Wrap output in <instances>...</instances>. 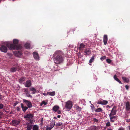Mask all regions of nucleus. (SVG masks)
<instances>
[{
  "label": "nucleus",
  "mask_w": 130,
  "mask_h": 130,
  "mask_svg": "<svg viewBox=\"0 0 130 130\" xmlns=\"http://www.w3.org/2000/svg\"><path fill=\"white\" fill-rule=\"evenodd\" d=\"M32 122H27L26 125V126L25 128H27L26 130H31L33 126L32 124Z\"/></svg>",
  "instance_id": "39448f33"
},
{
  "label": "nucleus",
  "mask_w": 130,
  "mask_h": 130,
  "mask_svg": "<svg viewBox=\"0 0 130 130\" xmlns=\"http://www.w3.org/2000/svg\"><path fill=\"white\" fill-rule=\"evenodd\" d=\"M31 81L28 80L24 84V85L26 87H29L31 86Z\"/></svg>",
  "instance_id": "ddd939ff"
},
{
  "label": "nucleus",
  "mask_w": 130,
  "mask_h": 130,
  "mask_svg": "<svg viewBox=\"0 0 130 130\" xmlns=\"http://www.w3.org/2000/svg\"><path fill=\"white\" fill-rule=\"evenodd\" d=\"M17 67H12L10 69V71L12 72H14L17 70Z\"/></svg>",
  "instance_id": "4be33fe9"
},
{
  "label": "nucleus",
  "mask_w": 130,
  "mask_h": 130,
  "mask_svg": "<svg viewBox=\"0 0 130 130\" xmlns=\"http://www.w3.org/2000/svg\"><path fill=\"white\" fill-rule=\"evenodd\" d=\"M16 105V104H14V106H15Z\"/></svg>",
  "instance_id": "5fc2aeb1"
},
{
  "label": "nucleus",
  "mask_w": 130,
  "mask_h": 130,
  "mask_svg": "<svg viewBox=\"0 0 130 130\" xmlns=\"http://www.w3.org/2000/svg\"><path fill=\"white\" fill-rule=\"evenodd\" d=\"M26 79V78L25 77H22L19 79V82L21 84H24V82L25 81Z\"/></svg>",
  "instance_id": "f3484780"
},
{
  "label": "nucleus",
  "mask_w": 130,
  "mask_h": 130,
  "mask_svg": "<svg viewBox=\"0 0 130 130\" xmlns=\"http://www.w3.org/2000/svg\"><path fill=\"white\" fill-rule=\"evenodd\" d=\"M38 126L37 125H35L34 126L32 127L33 130H38Z\"/></svg>",
  "instance_id": "2f4dec72"
},
{
  "label": "nucleus",
  "mask_w": 130,
  "mask_h": 130,
  "mask_svg": "<svg viewBox=\"0 0 130 130\" xmlns=\"http://www.w3.org/2000/svg\"><path fill=\"white\" fill-rule=\"evenodd\" d=\"M23 102L25 103L26 104L27 107L29 108H31L32 107V105L31 102L28 100L23 99Z\"/></svg>",
  "instance_id": "423d86ee"
},
{
  "label": "nucleus",
  "mask_w": 130,
  "mask_h": 130,
  "mask_svg": "<svg viewBox=\"0 0 130 130\" xmlns=\"http://www.w3.org/2000/svg\"><path fill=\"white\" fill-rule=\"evenodd\" d=\"M118 130H124V129L122 127H121L119 128Z\"/></svg>",
  "instance_id": "49530a36"
},
{
  "label": "nucleus",
  "mask_w": 130,
  "mask_h": 130,
  "mask_svg": "<svg viewBox=\"0 0 130 130\" xmlns=\"http://www.w3.org/2000/svg\"><path fill=\"white\" fill-rule=\"evenodd\" d=\"M30 90L32 91V93L33 94L35 93L37 91L36 89L33 87L30 88Z\"/></svg>",
  "instance_id": "b1692460"
},
{
  "label": "nucleus",
  "mask_w": 130,
  "mask_h": 130,
  "mask_svg": "<svg viewBox=\"0 0 130 130\" xmlns=\"http://www.w3.org/2000/svg\"><path fill=\"white\" fill-rule=\"evenodd\" d=\"M108 40V37L106 35H105L103 37V42L104 44L106 45L107 42Z\"/></svg>",
  "instance_id": "2eb2a0df"
},
{
  "label": "nucleus",
  "mask_w": 130,
  "mask_h": 130,
  "mask_svg": "<svg viewBox=\"0 0 130 130\" xmlns=\"http://www.w3.org/2000/svg\"><path fill=\"white\" fill-rule=\"evenodd\" d=\"M47 104V103L46 102H45L44 101H43L40 104V106H42L43 104H44V105H45Z\"/></svg>",
  "instance_id": "72a5a7b5"
},
{
  "label": "nucleus",
  "mask_w": 130,
  "mask_h": 130,
  "mask_svg": "<svg viewBox=\"0 0 130 130\" xmlns=\"http://www.w3.org/2000/svg\"><path fill=\"white\" fill-rule=\"evenodd\" d=\"M93 121L94 122H95L96 123H98L99 122V121L96 118H94L93 119Z\"/></svg>",
  "instance_id": "c9c22d12"
},
{
  "label": "nucleus",
  "mask_w": 130,
  "mask_h": 130,
  "mask_svg": "<svg viewBox=\"0 0 130 130\" xmlns=\"http://www.w3.org/2000/svg\"><path fill=\"white\" fill-rule=\"evenodd\" d=\"M116 106H113L110 113L109 115V116L116 115L117 112V110H116Z\"/></svg>",
  "instance_id": "6e6552de"
},
{
  "label": "nucleus",
  "mask_w": 130,
  "mask_h": 130,
  "mask_svg": "<svg viewBox=\"0 0 130 130\" xmlns=\"http://www.w3.org/2000/svg\"><path fill=\"white\" fill-rule=\"evenodd\" d=\"M4 105L2 103L0 104V109H2L4 107Z\"/></svg>",
  "instance_id": "ea45409f"
},
{
  "label": "nucleus",
  "mask_w": 130,
  "mask_h": 130,
  "mask_svg": "<svg viewBox=\"0 0 130 130\" xmlns=\"http://www.w3.org/2000/svg\"><path fill=\"white\" fill-rule=\"evenodd\" d=\"M55 125V123H54V124L53 125V126H52L51 127H47L46 128V129L47 130H51L54 127V125Z\"/></svg>",
  "instance_id": "473e14b6"
},
{
  "label": "nucleus",
  "mask_w": 130,
  "mask_h": 130,
  "mask_svg": "<svg viewBox=\"0 0 130 130\" xmlns=\"http://www.w3.org/2000/svg\"><path fill=\"white\" fill-rule=\"evenodd\" d=\"M54 61L55 63L60 64L62 63L63 61V53L60 51H57L53 55Z\"/></svg>",
  "instance_id": "f257e3e1"
},
{
  "label": "nucleus",
  "mask_w": 130,
  "mask_h": 130,
  "mask_svg": "<svg viewBox=\"0 0 130 130\" xmlns=\"http://www.w3.org/2000/svg\"><path fill=\"white\" fill-rule=\"evenodd\" d=\"M84 52L86 54L85 55H89L91 53V51L90 50L87 49L85 50Z\"/></svg>",
  "instance_id": "412c9836"
},
{
  "label": "nucleus",
  "mask_w": 130,
  "mask_h": 130,
  "mask_svg": "<svg viewBox=\"0 0 130 130\" xmlns=\"http://www.w3.org/2000/svg\"><path fill=\"white\" fill-rule=\"evenodd\" d=\"M108 130H111V129H108Z\"/></svg>",
  "instance_id": "6e6d98bb"
},
{
  "label": "nucleus",
  "mask_w": 130,
  "mask_h": 130,
  "mask_svg": "<svg viewBox=\"0 0 130 130\" xmlns=\"http://www.w3.org/2000/svg\"><path fill=\"white\" fill-rule=\"evenodd\" d=\"M62 123L61 122H58L56 124V126H61L62 125Z\"/></svg>",
  "instance_id": "7c9ffc66"
},
{
  "label": "nucleus",
  "mask_w": 130,
  "mask_h": 130,
  "mask_svg": "<svg viewBox=\"0 0 130 130\" xmlns=\"http://www.w3.org/2000/svg\"><path fill=\"white\" fill-rule=\"evenodd\" d=\"M113 78L115 80L118 82L120 84H122L121 82L117 77V75H115L114 76Z\"/></svg>",
  "instance_id": "5701e85b"
},
{
  "label": "nucleus",
  "mask_w": 130,
  "mask_h": 130,
  "mask_svg": "<svg viewBox=\"0 0 130 130\" xmlns=\"http://www.w3.org/2000/svg\"><path fill=\"white\" fill-rule=\"evenodd\" d=\"M54 119H57V118L56 117H54Z\"/></svg>",
  "instance_id": "3c124183"
},
{
  "label": "nucleus",
  "mask_w": 130,
  "mask_h": 130,
  "mask_svg": "<svg viewBox=\"0 0 130 130\" xmlns=\"http://www.w3.org/2000/svg\"><path fill=\"white\" fill-rule=\"evenodd\" d=\"M19 42V41L18 40L14 39L13 44H10L9 43H7L6 44V46L10 50H20L22 48L21 45L19 44L18 45H17L18 44Z\"/></svg>",
  "instance_id": "f03ea898"
},
{
  "label": "nucleus",
  "mask_w": 130,
  "mask_h": 130,
  "mask_svg": "<svg viewBox=\"0 0 130 130\" xmlns=\"http://www.w3.org/2000/svg\"><path fill=\"white\" fill-rule=\"evenodd\" d=\"M72 102L70 101H68L66 103L65 107L68 111H69L72 108Z\"/></svg>",
  "instance_id": "20e7f679"
},
{
  "label": "nucleus",
  "mask_w": 130,
  "mask_h": 130,
  "mask_svg": "<svg viewBox=\"0 0 130 130\" xmlns=\"http://www.w3.org/2000/svg\"><path fill=\"white\" fill-rule=\"evenodd\" d=\"M107 62L108 63H110L112 61L110 59H107L106 60Z\"/></svg>",
  "instance_id": "e433bc0d"
},
{
  "label": "nucleus",
  "mask_w": 130,
  "mask_h": 130,
  "mask_svg": "<svg viewBox=\"0 0 130 130\" xmlns=\"http://www.w3.org/2000/svg\"><path fill=\"white\" fill-rule=\"evenodd\" d=\"M70 130H72V129H70Z\"/></svg>",
  "instance_id": "4d7b16f0"
},
{
  "label": "nucleus",
  "mask_w": 130,
  "mask_h": 130,
  "mask_svg": "<svg viewBox=\"0 0 130 130\" xmlns=\"http://www.w3.org/2000/svg\"><path fill=\"white\" fill-rule=\"evenodd\" d=\"M86 45H84V44L82 43H81L79 45V46L78 47L79 49L81 51H83V48L85 47Z\"/></svg>",
  "instance_id": "a211bd4d"
},
{
  "label": "nucleus",
  "mask_w": 130,
  "mask_h": 130,
  "mask_svg": "<svg viewBox=\"0 0 130 130\" xmlns=\"http://www.w3.org/2000/svg\"><path fill=\"white\" fill-rule=\"evenodd\" d=\"M122 79L126 83H128L129 82L128 79L126 77H122Z\"/></svg>",
  "instance_id": "cd10ccee"
},
{
  "label": "nucleus",
  "mask_w": 130,
  "mask_h": 130,
  "mask_svg": "<svg viewBox=\"0 0 130 130\" xmlns=\"http://www.w3.org/2000/svg\"><path fill=\"white\" fill-rule=\"evenodd\" d=\"M14 53L15 56L18 57H20L22 55V52L20 51H15L14 52Z\"/></svg>",
  "instance_id": "dca6fc26"
},
{
  "label": "nucleus",
  "mask_w": 130,
  "mask_h": 130,
  "mask_svg": "<svg viewBox=\"0 0 130 130\" xmlns=\"http://www.w3.org/2000/svg\"><path fill=\"white\" fill-rule=\"evenodd\" d=\"M24 92H25L26 96L28 97L32 98V96L29 94L28 89L27 88H24L23 89Z\"/></svg>",
  "instance_id": "9d476101"
},
{
  "label": "nucleus",
  "mask_w": 130,
  "mask_h": 130,
  "mask_svg": "<svg viewBox=\"0 0 130 130\" xmlns=\"http://www.w3.org/2000/svg\"><path fill=\"white\" fill-rule=\"evenodd\" d=\"M17 67V70L20 71L21 70V68L19 67Z\"/></svg>",
  "instance_id": "37998d69"
},
{
  "label": "nucleus",
  "mask_w": 130,
  "mask_h": 130,
  "mask_svg": "<svg viewBox=\"0 0 130 130\" xmlns=\"http://www.w3.org/2000/svg\"><path fill=\"white\" fill-rule=\"evenodd\" d=\"M57 112L58 114H60L61 113V111L60 110H58Z\"/></svg>",
  "instance_id": "de8ad7c7"
},
{
  "label": "nucleus",
  "mask_w": 130,
  "mask_h": 130,
  "mask_svg": "<svg viewBox=\"0 0 130 130\" xmlns=\"http://www.w3.org/2000/svg\"><path fill=\"white\" fill-rule=\"evenodd\" d=\"M94 56H93L89 60V63H91L93 62L94 60Z\"/></svg>",
  "instance_id": "c756f323"
},
{
  "label": "nucleus",
  "mask_w": 130,
  "mask_h": 130,
  "mask_svg": "<svg viewBox=\"0 0 130 130\" xmlns=\"http://www.w3.org/2000/svg\"><path fill=\"white\" fill-rule=\"evenodd\" d=\"M55 91L48 92L47 93V95H49L51 96H54L55 95Z\"/></svg>",
  "instance_id": "393cba45"
},
{
  "label": "nucleus",
  "mask_w": 130,
  "mask_h": 130,
  "mask_svg": "<svg viewBox=\"0 0 130 130\" xmlns=\"http://www.w3.org/2000/svg\"><path fill=\"white\" fill-rule=\"evenodd\" d=\"M125 109L127 111H130V103L129 101H127L125 103Z\"/></svg>",
  "instance_id": "f8f14e48"
},
{
  "label": "nucleus",
  "mask_w": 130,
  "mask_h": 130,
  "mask_svg": "<svg viewBox=\"0 0 130 130\" xmlns=\"http://www.w3.org/2000/svg\"><path fill=\"white\" fill-rule=\"evenodd\" d=\"M21 107L22 108V110L24 112H25L28 108V107L26 106H24L23 104L22 103H21Z\"/></svg>",
  "instance_id": "aec40b11"
},
{
  "label": "nucleus",
  "mask_w": 130,
  "mask_h": 130,
  "mask_svg": "<svg viewBox=\"0 0 130 130\" xmlns=\"http://www.w3.org/2000/svg\"><path fill=\"white\" fill-rule=\"evenodd\" d=\"M125 87L127 90H128L129 87L128 85H125Z\"/></svg>",
  "instance_id": "c03bdc74"
},
{
  "label": "nucleus",
  "mask_w": 130,
  "mask_h": 130,
  "mask_svg": "<svg viewBox=\"0 0 130 130\" xmlns=\"http://www.w3.org/2000/svg\"><path fill=\"white\" fill-rule=\"evenodd\" d=\"M74 107L75 109L78 111H80L82 110V108L78 106H75Z\"/></svg>",
  "instance_id": "a878e982"
},
{
  "label": "nucleus",
  "mask_w": 130,
  "mask_h": 130,
  "mask_svg": "<svg viewBox=\"0 0 130 130\" xmlns=\"http://www.w3.org/2000/svg\"><path fill=\"white\" fill-rule=\"evenodd\" d=\"M7 47V46H6L3 45H2L0 47V50L2 52L6 53L8 50Z\"/></svg>",
  "instance_id": "1a4fd4ad"
},
{
  "label": "nucleus",
  "mask_w": 130,
  "mask_h": 130,
  "mask_svg": "<svg viewBox=\"0 0 130 130\" xmlns=\"http://www.w3.org/2000/svg\"><path fill=\"white\" fill-rule=\"evenodd\" d=\"M107 106L109 107V108L110 107V106H109V105H107Z\"/></svg>",
  "instance_id": "603ef678"
},
{
  "label": "nucleus",
  "mask_w": 130,
  "mask_h": 130,
  "mask_svg": "<svg viewBox=\"0 0 130 130\" xmlns=\"http://www.w3.org/2000/svg\"><path fill=\"white\" fill-rule=\"evenodd\" d=\"M25 47L27 49H29L30 47V43H26L25 44Z\"/></svg>",
  "instance_id": "bb28decb"
},
{
  "label": "nucleus",
  "mask_w": 130,
  "mask_h": 130,
  "mask_svg": "<svg viewBox=\"0 0 130 130\" xmlns=\"http://www.w3.org/2000/svg\"><path fill=\"white\" fill-rule=\"evenodd\" d=\"M34 114L31 113H28L25 115L24 116V118L26 120L29 122H32Z\"/></svg>",
  "instance_id": "7ed1b4c3"
},
{
  "label": "nucleus",
  "mask_w": 130,
  "mask_h": 130,
  "mask_svg": "<svg viewBox=\"0 0 130 130\" xmlns=\"http://www.w3.org/2000/svg\"><path fill=\"white\" fill-rule=\"evenodd\" d=\"M106 125L107 126H110V123L109 122H107L106 124Z\"/></svg>",
  "instance_id": "a19ab883"
},
{
  "label": "nucleus",
  "mask_w": 130,
  "mask_h": 130,
  "mask_svg": "<svg viewBox=\"0 0 130 130\" xmlns=\"http://www.w3.org/2000/svg\"><path fill=\"white\" fill-rule=\"evenodd\" d=\"M128 127L129 128V130H130V125Z\"/></svg>",
  "instance_id": "864d4df0"
},
{
  "label": "nucleus",
  "mask_w": 130,
  "mask_h": 130,
  "mask_svg": "<svg viewBox=\"0 0 130 130\" xmlns=\"http://www.w3.org/2000/svg\"><path fill=\"white\" fill-rule=\"evenodd\" d=\"M108 102V101L106 100H103L102 101L100 100H98L97 101V103L98 104L105 105L107 104Z\"/></svg>",
  "instance_id": "9b49d317"
},
{
  "label": "nucleus",
  "mask_w": 130,
  "mask_h": 130,
  "mask_svg": "<svg viewBox=\"0 0 130 130\" xmlns=\"http://www.w3.org/2000/svg\"><path fill=\"white\" fill-rule=\"evenodd\" d=\"M126 121L127 122H130V119H126Z\"/></svg>",
  "instance_id": "09e8293b"
},
{
  "label": "nucleus",
  "mask_w": 130,
  "mask_h": 130,
  "mask_svg": "<svg viewBox=\"0 0 130 130\" xmlns=\"http://www.w3.org/2000/svg\"><path fill=\"white\" fill-rule=\"evenodd\" d=\"M110 119V122H114V121L116 120L115 119Z\"/></svg>",
  "instance_id": "a18cd8bd"
},
{
  "label": "nucleus",
  "mask_w": 130,
  "mask_h": 130,
  "mask_svg": "<svg viewBox=\"0 0 130 130\" xmlns=\"http://www.w3.org/2000/svg\"><path fill=\"white\" fill-rule=\"evenodd\" d=\"M109 117H110V119H115V120H116L117 117V116H112Z\"/></svg>",
  "instance_id": "f704fd0d"
},
{
  "label": "nucleus",
  "mask_w": 130,
  "mask_h": 130,
  "mask_svg": "<svg viewBox=\"0 0 130 130\" xmlns=\"http://www.w3.org/2000/svg\"><path fill=\"white\" fill-rule=\"evenodd\" d=\"M103 110L102 108H98L96 109L95 110V111L96 112H102Z\"/></svg>",
  "instance_id": "c85d7f7f"
},
{
  "label": "nucleus",
  "mask_w": 130,
  "mask_h": 130,
  "mask_svg": "<svg viewBox=\"0 0 130 130\" xmlns=\"http://www.w3.org/2000/svg\"><path fill=\"white\" fill-rule=\"evenodd\" d=\"M60 115H58V116H57V118H59L60 117Z\"/></svg>",
  "instance_id": "8fccbe9b"
},
{
  "label": "nucleus",
  "mask_w": 130,
  "mask_h": 130,
  "mask_svg": "<svg viewBox=\"0 0 130 130\" xmlns=\"http://www.w3.org/2000/svg\"><path fill=\"white\" fill-rule=\"evenodd\" d=\"M16 109L17 110V111H20V108L19 107H16Z\"/></svg>",
  "instance_id": "79ce46f5"
},
{
  "label": "nucleus",
  "mask_w": 130,
  "mask_h": 130,
  "mask_svg": "<svg viewBox=\"0 0 130 130\" xmlns=\"http://www.w3.org/2000/svg\"><path fill=\"white\" fill-rule=\"evenodd\" d=\"M96 128L95 126L92 127L91 129V130H96Z\"/></svg>",
  "instance_id": "58836bf2"
},
{
  "label": "nucleus",
  "mask_w": 130,
  "mask_h": 130,
  "mask_svg": "<svg viewBox=\"0 0 130 130\" xmlns=\"http://www.w3.org/2000/svg\"><path fill=\"white\" fill-rule=\"evenodd\" d=\"M33 56L34 59L37 60H39V58L38 53L36 52H34L33 53Z\"/></svg>",
  "instance_id": "4468645a"
},
{
  "label": "nucleus",
  "mask_w": 130,
  "mask_h": 130,
  "mask_svg": "<svg viewBox=\"0 0 130 130\" xmlns=\"http://www.w3.org/2000/svg\"><path fill=\"white\" fill-rule=\"evenodd\" d=\"M21 120H14L11 121L12 124V125L14 126H16L19 125L20 123Z\"/></svg>",
  "instance_id": "0eeeda50"
},
{
  "label": "nucleus",
  "mask_w": 130,
  "mask_h": 130,
  "mask_svg": "<svg viewBox=\"0 0 130 130\" xmlns=\"http://www.w3.org/2000/svg\"><path fill=\"white\" fill-rule=\"evenodd\" d=\"M106 56H104L101 57L100 58V59L102 61H103L106 58Z\"/></svg>",
  "instance_id": "4c0bfd02"
},
{
  "label": "nucleus",
  "mask_w": 130,
  "mask_h": 130,
  "mask_svg": "<svg viewBox=\"0 0 130 130\" xmlns=\"http://www.w3.org/2000/svg\"><path fill=\"white\" fill-rule=\"evenodd\" d=\"M59 109V106L56 105L54 106L52 108V110L55 112H57Z\"/></svg>",
  "instance_id": "6ab92c4d"
}]
</instances>
